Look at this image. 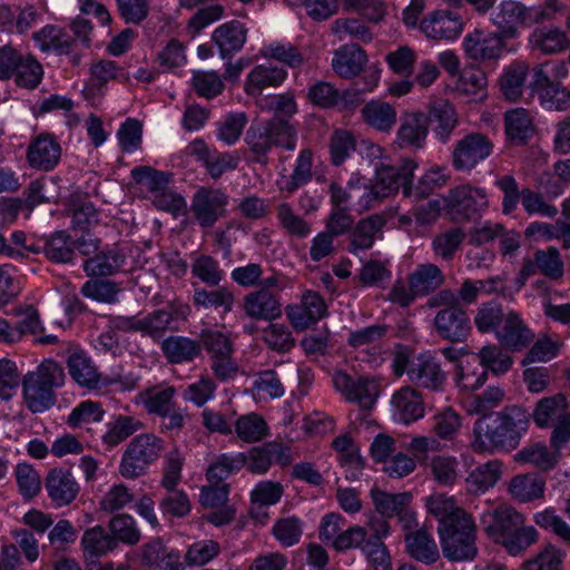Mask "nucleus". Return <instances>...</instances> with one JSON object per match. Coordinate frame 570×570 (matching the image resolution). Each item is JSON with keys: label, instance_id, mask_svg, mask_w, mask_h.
I'll return each mask as SVG.
<instances>
[{"label": "nucleus", "instance_id": "f257e3e1", "mask_svg": "<svg viewBox=\"0 0 570 570\" xmlns=\"http://www.w3.org/2000/svg\"><path fill=\"white\" fill-rule=\"evenodd\" d=\"M428 511L438 519L443 557L450 562H468L478 556L473 517L456 505L453 498L435 494L426 499Z\"/></svg>", "mask_w": 570, "mask_h": 570}, {"label": "nucleus", "instance_id": "f03ea898", "mask_svg": "<svg viewBox=\"0 0 570 570\" xmlns=\"http://www.w3.org/2000/svg\"><path fill=\"white\" fill-rule=\"evenodd\" d=\"M530 417L524 407L510 405L479 419L473 426L472 449L490 454L515 450L529 430Z\"/></svg>", "mask_w": 570, "mask_h": 570}, {"label": "nucleus", "instance_id": "7ed1b4c3", "mask_svg": "<svg viewBox=\"0 0 570 570\" xmlns=\"http://www.w3.org/2000/svg\"><path fill=\"white\" fill-rule=\"evenodd\" d=\"M481 522L485 533L513 557L525 552L539 539L537 529L525 524V517L505 503L484 512Z\"/></svg>", "mask_w": 570, "mask_h": 570}, {"label": "nucleus", "instance_id": "20e7f679", "mask_svg": "<svg viewBox=\"0 0 570 570\" xmlns=\"http://www.w3.org/2000/svg\"><path fill=\"white\" fill-rule=\"evenodd\" d=\"M297 140L298 134L295 126L287 119L279 117L253 122L246 130L244 138L252 161L261 165L268 164V156L274 148L286 151L295 150Z\"/></svg>", "mask_w": 570, "mask_h": 570}, {"label": "nucleus", "instance_id": "39448f33", "mask_svg": "<svg viewBox=\"0 0 570 570\" xmlns=\"http://www.w3.org/2000/svg\"><path fill=\"white\" fill-rule=\"evenodd\" d=\"M66 374L60 364L52 360L41 362L35 371L22 380V394L26 406L32 413L49 410L56 403V389L63 386Z\"/></svg>", "mask_w": 570, "mask_h": 570}, {"label": "nucleus", "instance_id": "423d86ee", "mask_svg": "<svg viewBox=\"0 0 570 570\" xmlns=\"http://www.w3.org/2000/svg\"><path fill=\"white\" fill-rule=\"evenodd\" d=\"M165 450V441L154 433L134 436L121 454L119 474L126 480H136L145 475Z\"/></svg>", "mask_w": 570, "mask_h": 570}, {"label": "nucleus", "instance_id": "0eeeda50", "mask_svg": "<svg viewBox=\"0 0 570 570\" xmlns=\"http://www.w3.org/2000/svg\"><path fill=\"white\" fill-rule=\"evenodd\" d=\"M209 356L210 370L220 381L236 376L238 364L234 357V343L230 337L219 331H207L202 334V343Z\"/></svg>", "mask_w": 570, "mask_h": 570}, {"label": "nucleus", "instance_id": "6e6552de", "mask_svg": "<svg viewBox=\"0 0 570 570\" xmlns=\"http://www.w3.org/2000/svg\"><path fill=\"white\" fill-rule=\"evenodd\" d=\"M445 208L455 222H466L488 208L489 202L484 189L462 185L451 189L444 197Z\"/></svg>", "mask_w": 570, "mask_h": 570}, {"label": "nucleus", "instance_id": "1a4fd4ad", "mask_svg": "<svg viewBox=\"0 0 570 570\" xmlns=\"http://www.w3.org/2000/svg\"><path fill=\"white\" fill-rule=\"evenodd\" d=\"M229 197L219 188L199 187L193 195L190 210L200 228H212L227 212Z\"/></svg>", "mask_w": 570, "mask_h": 570}, {"label": "nucleus", "instance_id": "9d476101", "mask_svg": "<svg viewBox=\"0 0 570 570\" xmlns=\"http://www.w3.org/2000/svg\"><path fill=\"white\" fill-rule=\"evenodd\" d=\"M333 384L346 401L364 410L372 409L380 395V383L371 376H352L338 371L333 374Z\"/></svg>", "mask_w": 570, "mask_h": 570}, {"label": "nucleus", "instance_id": "9b49d317", "mask_svg": "<svg viewBox=\"0 0 570 570\" xmlns=\"http://www.w3.org/2000/svg\"><path fill=\"white\" fill-rule=\"evenodd\" d=\"M493 153V142L483 134L472 132L458 140L452 151L456 170L470 171Z\"/></svg>", "mask_w": 570, "mask_h": 570}, {"label": "nucleus", "instance_id": "f8f14e48", "mask_svg": "<svg viewBox=\"0 0 570 570\" xmlns=\"http://www.w3.org/2000/svg\"><path fill=\"white\" fill-rule=\"evenodd\" d=\"M440 309L434 316L433 325L436 334L452 343L466 341L471 333V321L468 313L455 304L438 306Z\"/></svg>", "mask_w": 570, "mask_h": 570}, {"label": "nucleus", "instance_id": "ddd939ff", "mask_svg": "<svg viewBox=\"0 0 570 570\" xmlns=\"http://www.w3.org/2000/svg\"><path fill=\"white\" fill-rule=\"evenodd\" d=\"M285 312L291 325L296 331H304L327 315V305L318 292L306 289L302 293L301 302L287 305Z\"/></svg>", "mask_w": 570, "mask_h": 570}, {"label": "nucleus", "instance_id": "4468645a", "mask_svg": "<svg viewBox=\"0 0 570 570\" xmlns=\"http://www.w3.org/2000/svg\"><path fill=\"white\" fill-rule=\"evenodd\" d=\"M416 168L417 164L412 159H403L397 166L382 165L376 168L375 184L385 197L400 188L404 197H412V178Z\"/></svg>", "mask_w": 570, "mask_h": 570}, {"label": "nucleus", "instance_id": "2eb2a0df", "mask_svg": "<svg viewBox=\"0 0 570 570\" xmlns=\"http://www.w3.org/2000/svg\"><path fill=\"white\" fill-rule=\"evenodd\" d=\"M67 368L71 379L81 387L99 390L118 382L116 379L102 377L91 357L81 350L71 352L67 358Z\"/></svg>", "mask_w": 570, "mask_h": 570}, {"label": "nucleus", "instance_id": "dca6fc26", "mask_svg": "<svg viewBox=\"0 0 570 570\" xmlns=\"http://www.w3.org/2000/svg\"><path fill=\"white\" fill-rule=\"evenodd\" d=\"M529 8L517 0H502L492 9L490 20L504 38H514L521 27H530Z\"/></svg>", "mask_w": 570, "mask_h": 570}, {"label": "nucleus", "instance_id": "f3484780", "mask_svg": "<svg viewBox=\"0 0 570 570\" xmlns=\"http://www.w3.org/2000/svg\"><path fill=\"white\" fill-rule=\"evenodd\" d=\"M61 146L51 134H40L35 137L27 149V161L37 170L50 171L57 167L61 158Z\"/></svg>", "mask_w": 570, "mask_h": 570}, {"label": "nucleus", "instance_id": "a211bd4d", "mask_svg": "<svg viewBox=\"0 0 570 570\" xmlns=\"http://www.w3.org/2000/svg\"><path fill=\"white\" fill-rule=\"evenodd\" d=\"M499 343L512 352H521L530 346L535 335L519 313L509 311L503 324L495 332Z\"/></svg>", "mask_w": 570, "mask_h": 570}, {"label": "nucleus", "instance_id": "6ab92c4d", "mask_svg": "<svg viewBox=\"0 0 570 570\" xmlns=\"http://www.w3.org/2000/svg\"><path fill=\"white\" fill-rule=\"evenodd\" d=\"M409 381L416 387L439 392L444 387L446 375L433 356L420 354L411 362Z\"/></svg>", "mask_w": 570, "mask_h": 570}, {"label": "nucleus", "instance_id": "aec40b11", "mask_svg": "<svg viewBox=\"0 0 570 570\" xmlns=\"http://www.w3.org/2000/svg\"><path fill=\"white\" fill-rule=\"evenodd\" d=\"M503 38L499 32L475 30L464 37L463 49L473 61L494 60L502 56Z\"/></svg>", "mask_w": 570, "mask_h": 570}, {"label": "nucleus", "instance_id": "412c9836", "mask_svg": "<svg viewBox=\"0 0 570 570\" xmlns=\"http://www.w3.org/2000/svg\"><path fill=\"white\" fill-rule=\"evenodd\" d=\"M420 30L432 39L453 40L463 30L461 17L450 10H436L421 20Z\"/></svg>", "mask_w": 570, "mask_h": 570}, {"label": "nucleus", "instance_id": "4be33fe9", "mask_svg": "<svg viewBox=\"0 0 570 570\" xmlns=\"http://www.w3.org/2000/svg\"><path fill=\"white\" fill-rule=\"evenodd\" d=\"M429 134V118L423 112H406L400 119L396 144L400 148L420 149Z\"/></svg>", "mask_w": 570, "mask_h": 570}, {"label": "nucleus", "instance_id": "5701e85b", "mask_svg": "<svg viewBox=\"0 0 570 570\" xmlns=\"http://www.w3.org/2000/svg\"><path fill=\"white\" fill-rule=\"evenodd\" d=\"M46 490L56 507H63L77 498L80 488L69 470L56 468L46 478Z\"/></svg>", "mask_w": 570, "mask_h": 570}, {"label": "nucleus", "instance_id": "b1692460", "mask_svg": "<svg viewBox=\"0 0 570 570\" xmlns=\"http://www.w3.org/2000/svg\"><path fill=\"white\" fill-rule=\"evenodd\" d=\"M135 331L151 337L154 341L164 340L167 332L179 330L178 318L171 308H159L132 323Z\"/></svg>", "mask_w": 570, "mask_h": 570}, {"label": "nucleus", "instance_id": "393cba45", "mask_svg": "<svg viewBox=\"0 0 570 570\" xmlns=\"http://www.w3.org/2000/svg\"><path fill=\"white\" fill-rule=\"evenodd\" d=\"M243 308L247 316L258 321H273L282 314L279 297L266 289L246 294Z\"/></svg>", "mask_w": 570, "mask_h": 570}, {"label": "nucleus", "instance_id": "a878e982", "mask_svg": "<svg viewBox=\"0 0 570 570\" xmlns=\"http://www.w3.org/2000/svg\"><path fill=\"white\" fill-rule=\"evenodd\" d=\"M393 416L403 424H411L424 415L421 394L411 386L397 390L391 400Z\"/></svg>", "mask_w": 570, "mask_h": 570}, {"label": "nucleus", "instance_id": "bb28decb", "mask_svg": "<svg viewBox=\"0 0 570 570\" xmlns=\"http://www.w3.org/2000/svg\"><path fill=\"white\" fill-rule=\"evenodd\" d=\"M386 224V219L381 214H373L360 219L350 233L348 252L357 254L360 250L372 248L375 237L380 234Z\"/></svg>", "mask_w": 570, "mask_h": 570}, {"label": "nucleus", "instance_id": "cd10ccee", "mask_svg": "<svg viewBox=\"0 0 570 570\" xmlns=\"http://www.w3.org/2000/svg\"><path fill=\"white\" fill-rule=\"evenodd\" d=\"M32 40L41 52H55L59 56L70 55L71 47L75 45V40L69 32L57 24L43 26L40 30L32 33Z\"/></svg>", "mask_w": 570, "mask_h": 570}, {"label": "nucleus", "instance_id": "c85d7f7f", "mask_svg": "<svg viewBox=\"0 0 570 570\" xmlns=\"http://www.w3.org/2000/svg\"><path fill=\"white\" fill-rule=\"evenodd\" d=\"M532 49L546 55H557L570 47V38L567 32L556 26L535 28L529 36Z\"/></svg>", "mask_w": 570, "mask_h": 570}, {"label": "nucleus", "instance_id": "c756f323", "mask_svg": "<svg viewBox=\"0 0 570 570\" xmlns=\"http://www.w3.org/2000/svg\"><path fill=\"white\" fill-rule=\"evenodd\" d=\"M212 38L219 48L220 57L226 59L244 47L247 29L238 20H232L216 28Z\"/></svg>", "mask_w": 570, "mask_h": 570}, {"label": "nucleus", "instance_id": "7c9ffc66", "mask_svg": "<svg viewBox=\"0 0 570 570\" xmlns=\"http://www.w3.org/2000/svg\"><path fill=\"white\" fill-rule=\"evenodd\" d=\"M160 350L168 363L184 364L200 355L202 344L187 336L171 335L161 341Z\"/></svg>", "mask_w": 570, "mask_h": 570}, {"label": "nucleus", "instance_id": "2f4dec72", "mask_svg": "<svg viewBox=\"0 0 570 570\" xmlns=\"http://www.w3.org/2000/svg\"><path fill=\"white\" fill-rule=\"evenodd\" d=\"M110 80L127 82L129 75L116 61L101 59L90 66V82L86 85L83 94L91 99L95 91H100Z\"/></svg>", "mask_w": 570, "mask_h": 570}, {"label": "nucleus", "instance_id": "473e14b6", "mask_svg": "<svg viewBox=\"0 0 570 570\" xmlns=\"http://www.w3.org/2000/svg\"><path fill=\"white\" fill-rule=\"evenodd\" d=\"M406 552L414 560L424 564H433L440 558L438 544L432 534L420 529L417 531L407 532L404 535Z\"/></svg>", "mask_w": 570, "mask_h": 570}, {"label": "nucleus", "instance_id": "72a5a7b5", "mask_svg": "<svg viewBox=\"0 0 570 570\" xmlns=\"http://www.w3.org/2000/svg\"><path fill=\"white\" fill-rule=\"evenodd\" d=\"M481 293L482 291L480 288L479 279L465 278L456 292L444 288L433 294L428 301V306L436 307L449 304L460 305V303L471 305L478 301Z\"/></svg>", "mask_w": 570, "mask_h": 570}, {"label": "nucleus", "instance_id": "f704fd0d", "mask_svg": "<svg viewBox=\"0 0 570 570\" xmlns=\"http://www.w3.org/2000/svg\"><path fill=\"white\" fill-rule=\"evenodd\" d=\"M367 61L366 53L355 45H345L335 51L332 60L333 70L342 78L356 77Z\"/></svg>", "mask_w": 570, "mask_h": 570}, {"label": "nucleus", "instance_id": "c9c22d12", "mask_svg": "<svg viewBox=\"0 0 570 570\" xmlns=\"http://www.w3.org/2000/svg\"><path fill=\"white\" fill-rule=\"evenodd\" d=\"M313 179V151L309 148L299 150L292 174L288 178L278 183L282 193L293 195L299 188L306 186Z\"/></svg>", "mask_w": 570, "mask_h": 570}, {"label": "nucleus", "instance_id": "e433bc0d", "mask_svg": "<svg viewBox=\"0 0 570 570\" xmlns=\"http://www.w3.org/2000/svg\"><path fill=\"white\" fill-rule=\"evenodd\" d=\"M429 118L432 124H435L433 130L436 138L443 144L448 142L458 126V116L453 105L445 99L434 100L429 109Z\"/></svg>", "mask_w": 570, "mask_h": 570}, {"label": "nucleus", "instance_id": "4c0bfd02", "mask_svg": "<svg viewBox=\"0 0 570 570\" xmlns=\"http://www.w3.org/2000/svg\"><path fill=\"white\" fill-rule=\"evenodd\" d=\"M560 460V453L550 451L543 442H533L523 446L514 454V461L520 464H530L541 471H550Z\"/></svg>", "mask_w": 570, "mask_h": 570}, {"label": "nucleus", "instance_id": "58836bf2", "mask_svg": "<svg viewBox=\"0 0 570 570\" xmlns=\"http://www.w3.org/2000/svg\"><path fill=\"white\" fill-rule=\"evenodd\" d=\"M567 409V396L562 393H558L541 399L533 410L532 417L538 428L546 429L560 421L561 416L570 414Z\"/></svg>", "mask_w": 570, "mask_h": 570}, {"label": "nucleus", "instance_id": "ea45409f", "mask_svg": "<svg viewBox=\"0 0 570 570\" xmlns=\"http://www.w3.org/2000/svg\"><path fill=\"white\" fill-rule=\"evenodd\" d=\"M528 72L529 66L523 61H513L503 69L499 86L507 100L514 102L522 96Z\"/></svg>", "mask_w": 570, "mask_h": 570}, {"label": "nucleus", "instance_id": "a19ab883", "mask_svg": "<svg viewBox=\"0 0 570 570\" xmlns=\"http://www.w3.org/2000/svg\"><path fill=\"white\" fill-rule=\"evenodd\" d=\"M142 426V422L135 416L116 415L106 425V432L101 436L102 444L107 449H114L141 430Z\"/></svg>", "mask_w": 570, "mask_h": 570}, {"label": "nucleus", "instance_id": "79ce46f5", "mask_svg": "<svg viewBox=\"0 0 570 570\" xmlns=\"http://www.w3.org/2000/svg\"><path fill=\"white\" fill-rule=\"evenodd\" d=\"M361 114L366 125L382 132H390L396 124V110L385 101L371 100Z\"/></svg>", "mask_w": 570, "mask_h": 570}, {"label": "nucleus", "instance_id": "37998d69", "mask_svg": "<svg viewBox=\"0 0 570 570\" xmlns=\"http://www.w3.org/2000/svg\"><path fill=\"white\" fill-rule=\"evenodd\" d=\"M193 303L196 307L205 309H215L227 314L232 312L235 304V296L227 287H217L214 289L195 288Z\"/></svg>", "mask_w": 570, "mask_h": 570}, {"label": "nucleus", "instance_id": "c03bdc74", "mask_svg": "<svg viewBox=\"0 0 570 570\" xmlns=\"http://www.w3.org/2000/svg\"><path fill=\"white\" fill-rule=\"evenodd\" d=\"M409 281L413 289L420 296H428L441 287L445 282V276L439 266L426 263L420 264L409 275Z\"/></svg>", "mask_w": 570, "mask_h": 570}, {"label": "nucleus", "instance_id": "a18cd8bd", "mask_svg": "<svg viewBox=\"0 0 570 570\" xmlns=\"http://www.w3.org/2000/svg\"><path fill=\"white\" fill-rule=\"evenodd\" d=\"M287 77L286 70L276 66L258 65L248 75L245 90L248 95L259 94L266 87H277Z\"/></svg>", "mask_w": 570, "mask_h": 570}, {"label": "nucleus", "instance_id": "49530a36", "mask_svg": "<svg viewBox=\"0 0 570 570\" xmlns=\"http://www.w3.org/2000/svg\"><path fill=\"white\" fill-rule=\"evenodd\" d=\"M126 262V256L116 248L95 254L83 262V271L88 276H108L119 272Z\"/></svg>", "mask_w": 570, "mask_h": 570}, {"label": "nucleus", "instance_id": "de8ad7c7", "mask_svg": "<svg viewBox=\"0 0 570 570\" xmlns=\"http://www.w3.org/2000/svg\"><path fill=\"white\" fill-rule=\"evenodd\" d=\"M12 326L13 330L9 334L11 342L19 341L26 334L35 336L36 341L41 344H53L58 341L55 335H43V326L41 325L39 313L32 306H28L23 318Z\"/></svg>", "mask_w": 570, "mask_h": 570}, {"label": "nucleus", "instance_id": "09e8293b", "mask_svg": "<svg viewBox=\"0 0 570 570\" xmlns=\"http://www.w3.org/2000/svg\"><path fill=\"white\" fill-rule=\"evenodd\" d=\"M245 466L244 453H222L209 464L206 479L209 483L225 482L232 474Z\"/></svg>", "mask_w": 570, "mask_h": 570}, {"label": "nucleus", "instance_id": "8fccbe9b", "mask_svg": "<svg viewBox=\"0 0 570 570\" xmlns=\"http://www.w3.org/2000/svg\"><path fill=\"white\" fill-rule=\"evenodd\" d=\"M488 379L487 368L482 366L478 356L472 361H460L455 373V384L464 392H472L481 387Z\"/></svg>", "mask_w": 570, "mask_h": 570}, {"label": "nucleus", "instance_id": "3c124183", "mask_svg": "<svg viewBox=\"0 0 570 570\" xmlns=\"http://www.w3.org/2000/svg\"><path fill=\"white\" fill-rule=\"evenodd\" d=\"M43 76L41 62L33 55L23 53L11 79L19 88L33 90L41 83Z\"/></svg>", "mask_w": 570, "mask_h": 570}, {"label": "nucleus", "instance_id": "603ef678", "mask_svg": "<svg viewBox=\"0 0 570 570\" xmlns=\"http://www.w3.org/2000/svg\"><path fill=\"white\" fill-rule=\"evenodd\" d=\"M546 483L535 474H521L514 476L509 487L513 499L521 503L540 499L544 494Z\"/></svg>", "mask_w": 570, "mask_h": 570}, {"label": "nucleus", "instance_id": "864d4df0", "mask_svg": "<svg viewBox=\"0 0 570 570\" xmlns=\"http://www.w3.org/2000/svg\"><path fill=\"white\" fill-rule=\"evenodd\" d=\"M370 495L373 501L375 512L389 520L396 517L400 510L404 509V505L411 504L412 502V494L410 492L389 493L374 488L371 490Z\"/></svg>", "mask_w": 570, "mask_h": 570}, {"label": "nucleus", "instance_id": "5fc2aeb1", "mask_svg": "<svg viewBox=\"0 0 570 570\" xmlns=\"http://www.w3.org/2000/svg\"><path fill=\"white\" fill-rule=\"evenodd\" d=\"M42 253L53 263H69L73 258V240L63 230L53 233L49 237H43Z\"/></svg>", "mask_w": 570, "mask_h": 570}, {"label": "nucleus", "instance_id": "6e6d98bb", "mask_svg": "<svg viewBox=\"0 0 570 570\" xmlns=\"http://www.w3.org/2000/svg\"><path fill=\"white\" fill-rule=\"evenodd\" d=\"M502 463L498 460L489 461L478 466L466 479V488L472 493H484L493 488L501 476Z\"/></svg>", "mask_w": 570, "mask_h": 570}, {"label": "nucleus", "instance_id": "4d7b16f0", "mask_svg": "<svg viewBox=\"0 0 570 570\" xmlns=\"http://www.w3.org/2000/svg\"><path fill=\"white\" fill-rule=\"evenodd\" d=\"M276 218L279 227L289 236L305 238L312 232L309 223L296 214L292 204L287 202H282L276 206Z\"/></svg>", "mask_w": 570, "mask_h": 570}, {"label": "nucleus", "instance_id": "13d9d810", "mask_svg": "<svg viewBox=\"0 0 570 570\" xmlns=\"http://www.w3.org/2000/svg\"><path fill=\"white\" fill-rule=\"evenodd\" d=\"M190 269L194 277L209 287H217L225 276L219 262L208 254L197 255L193 259Z\"/></svg>", "mask_w": 570, "mask_h": 570}, {"label": "nucleus", "instance_id": "bf43d9fd", "mask_svg": "<svg viewBox=\"0 0 570 570\" xmlns=\"http://www.w3.org/2000/svg\"><path fill=\"white\" fill-rule=\"evenodd\" d=\"M505 134L514 142H525L533 132L532 120L523 108L508 111L504 117Z\"/></svg>", "mask_w": 570, "mask_h": 570}, {"label": "nucleus", "instance_id": "052dcab7", "mask_svg": "<svg viewBox=\"0 0 570 570\" xmlns=\"http://www.w3.org/2000/svg\"><path fill=\"white\" fill-rule=\"evenodd\" d=\"M131 177L136 183L144 185L151 194V197L166 190L173 180V174L157 170L149 166L132 168Z\"/></svg>", "mask_w": 570, "mask_h": 570}, {"label": "nucleus", "instance_id": "680f3d73", "mask_svg": "<svg viewBox=\"0 0 570 570\" xmlns=\"http://www.w3.org/2000/svg\"><path fill=\"white\" fill-rule=\"evenodd\" d=\"M105 413L100 402L81 401L68 414L66 424L71 429H79L87 424L101 422Z\"/></svg>", "mask_w": 570, "mask_h": 570}, {"label": "nucleus", "instance_id": "e2e57ef3", "mask_svg": "<svg viewBox=\"0 0 570 570\" xmlns=\"http://www.w3.org/2000/svg\"><path fill=\"white\" fill-rule=\"evenodd\" d=\"M175 389L173 386H168L163 390H146L140 394V396L148 413L166 417L175 405Z\"/></svg>", "mask_w": 570, "mask_h": 570}, {"label": "nucleus", "instance_id": "0e129e2a", "mask_svg": "<svg viewBox=\"0 0 570 570\" xmlns=\"http://www.w3.org/2000/svg\"><path fill=\"white\" fill-rule=\"evenodd\" d=\"M81 546L86 554L100 557L117 547L114 538L100 525L85 531L81 538Z\"/></svg>", "mask_w": 570, "mask_h": 570}, {"label": "nucleus", "instance_id": "69168bd1", "mask_svg": "<svg viewBox=\"0 0 570 570\" xmlns=\"http://www.w3.org/2000/svg\"><path fill=\"white\" fill-rule=\"evenodd\" d=\"M235 431L242 441L253 443L261 441L267 435L268 426L261 415L249 413L236 420Z\"/></svg>", "mask_w": 570, "mask_h": 570}, {"label": "nucleus", "instance_id": "338daca9", "mask_svg": "<svg viewBox=\"0 0 570 570\" xmlns=\"http://www.w3.org/2000/svg\"><path fill=\"white\" fill-rule=\"evenodd\" d=\"M465 234L462 228L454 227L443 233L438 234L432 240V250L435 256L441 257L443 261L450 262L453 259L459 247L463 243Z\"/></svg>", "mask_w": 570, "mask_h": 570}, {"label": "nucleus", "instance_id": "774afa93", "mask_svg": "<svg viewBox=\"0 0 570 570\" xmlns=\"http://www.w3.org/2000/svg\"><path fill=\"white\" fill-rule=\"evenodd\" d=\"M564 557L561 549L547 544L534 558L523 562L522 570H562Z\"/></svg>", "mask_w": 570, "mask_h": 570}]
</instances>
